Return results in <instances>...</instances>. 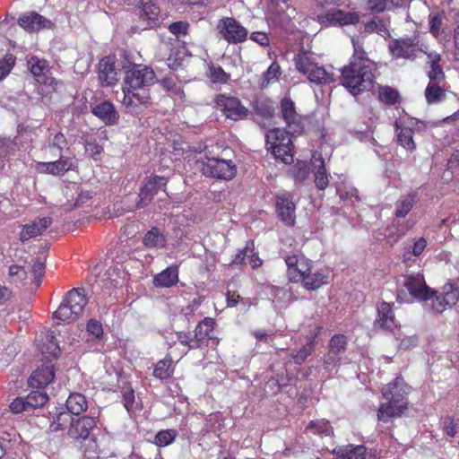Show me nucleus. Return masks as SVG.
I'll return each instance as SVG.
<instances>
[{"label":"nucleus","instance_id":"nucleus-37","mask_svg":"<svg viewBox=\"0 0 459 459\" xmlns=\"http://www.w3.org/2000/svg\"><path fill=\"white\" fill-rule=\"evenodd\" d=\"M403 0H368V9L377 13L403 6Z\"/></svg>","mask_w":459,"mask_h":459},{"label":"nucleus","instance_id":"nucleus-14","mask_svg":"<svg viewBox=\"0 0 459 459\" xmlns=\"http://www.w3.org/2000/svg\"><path fill=\"white\" fill-rule=\"evenodd\" d=\"M276 212L286 226H293L296 221V205L290 193H281L276 196Z\"/></svg>","mask_w":459,"mask_h":459},{"label":"nucleus","instance_id":"nucleus-52","mask_svg":"<svg viewBox=\"0 0 459 459\" xmlns=\"http://www.w3.org/2000/svg\"><path fill=\"white\" fill-rule=\"evenodd\" d=\"M209 78L212 82L225 83L230 79V75L219 65H211L209 67Z\"/></svg>","mask_w":459,"mask_h":459},{"label":"nucleus","instance_id":"nucleus-44","mask_svg":"<svg viewBox=\"0 0 459 459\" xmlns=\"http://www.w3.org/2000/svg\"><path fill=\"white\" fill-rule=\"evenodd\" d=\"M175 336L177 337V341L184 347L179 357H181L184 354H186L190 349L199 347L196 344L195 336L192 338L189 333L177 332L175 333Z\"/></svg>","mask_w":459,"mask_h":459},{"label":"nucleus","instance_id":"nucleus-27","mask_svg":"<svg viewBox=\"0 0 459 459\" xmlns=\"http://www.w3.org/2000/svg\"><path fill=\"white\" fill-rule=\"evenodd\" d=\"M178 281V270L177 266H169L153 278V284L158 288H170Z\"/></svg>","mask_w":459,"mask_h":459},{"label":"nucleus","instance_id":"nucleus-49","mask_svg":"<svg viewBox=\"0 0 459 459\" xmlns=\"http://www.w3.org/2000/svg\"><path fill=\"white\" fill-rule=\"evenodd\" d=\"M365 31L368 33L377 32L382 37L389 35L388 30L380 19H374L371 22L365 24Z\"/></svg>","mask_w":459,"mask_h":459},{"label":"nucleus","instance_id":"nucleus-40","mask_svg":"<svg viewBox=\"0 0 459 459\" xmlns=\"http://www.w3.org/2000/svg\"><path fill=\"white\" fill-rule=\"evenodd\" d=\"M427 247V239L423 237L415 238L411 241V245L408 247V253L403 255V261L408 263L411 261V255L420 256Z\"/></svg>","mask_w":459,"mask_h":459},{"label":"nucleus","instance_id":"nucleus-50","mask_svg":"<svg viewBox=\"0 0 459 459\" xmlns=\"http://www.w3.org/2000/svg\"><path fill=\"white\" fill-rule=\"evenodd\" d=\"M347 341L344 335L336 334L332 337L329 344V351L332 353H335L337 355H341L344 352L346 348Z\"/></svg>","mask_w":459,"mask_h":459},{"label":"nucleus","instance_id":"nucleus-12","mask_svg":"<svg viewBox=\"0 0 459 459\" xmlns=\"http://www.w3.org/2000/svg\"><path fill=\"white\" fill-rule=\"evenodd\" d=\"M403 286L410 295L418 300H430L435 294V291L427 286L420 273L404 276Z\"/></svg>","mask_w":459,"mask_h":459},{"label":"nucleus","instance_id":"nucleus-35","mask_svg":"<svg viewBox=\"0 0 459 459\" xmlns=\"http://www.w3.org/2000/svg\"><path fill=\"white\" fill-rule=\"evenodd\" d=\"M88 407L84 395L79 393L71 394L66 399V408L71 414L79 415Z\"/></svg>","mask_w":459,"mask_h":459},{"label":"nucleus","instance_id":"nucleus-46","mask_svg":"<svg viewBox=\"0 0 459 459\" xmlns=\"http://www.w3.org/2000/svg\"><path fill=\"white\" fill-rule=\"evenodd\" d=\"M315 183L319 190H325L329 183L328 174L322 159H320V164L317 166L316 171L315 172Z\"/></svg>","mask_w":459,"mask_h":459},{"label":"nucleus","instance_id":"nucleus-42","mask_svg":"<svg viewBox=\"0 0 459 459\" xmlns=\"http://www.w3.org/2000/svg\"><path fill=\"white\" fill-rule=\"evenodd\" d=\"M172 372V359L165 358L155 365L153 376L159 379H166L171 376Z\"/></svg>","mask_w":459,"mask_h":459},{"label":"nucleus","instance_id":"nucleus-1","mask_svg":"<svg viewBox=\"0 0 459 459\" xmlns=\"http://www.w3.org/2000/svg\"><path fill=\"white\" fill-rule=\"evenodd\" d=\"M120 66L126 74L121 102L133 112L148 101L150 96L147 87L154 82L155 75L150 67L133 64L126 54L122 56Z\"/></svg>","mask_w":459,"mask_h":459},{"label":"nucleus","instance_id":"nucleus-8","mask_svg":"<svg viewBox=\"0 0 459 459\" xmlns=\"http://www.w3.org/2000/svg\"><path fill=\"white\" fill-rule=\"evenodd\" d=\"M201 171L205 176L230 180L236 176L237 166L231 160L207 158L201 162Z\"/></svg>","mask_w":459,"mask_h":459},{"label":"nucleus","instance_id":"nucleus-61","mask_svg":"<svg viewBox=\"0 0 459 459\" xmlns=\"http://www.w3.org/2000/svg\"><path fill=\"white\" fill-rule=\"evenodd\" d=\"M85 152L97 160L100 159V156L103 152V148L96 143L87 142L85 144Z\"/></svg>","mask_w":459,"mask_h":459},{"label":"nucleus","instance_id":"nucleus-55","mask_svg":"<svg viewBox=\"0 0 459 459\" xmlns=\"http://www.w3.org/2000/svg\"><path fill=\"white\" fill-rule=\"evenodd\" d=\"M281 74V68L277 63H273L266 72L263 74V82L262 85L265 86L272 82H274L278 79Z\"/></svg>","mask_w":459,"mask_h":459},{"label":"nucleus","instance_id":"nucleus-60","mask_svg":"<svg viewBox=\"0 0 459 459\" xmlns=\"http://www.w3.org/2000/svg\"><path fill=\"white\" fill-rule=\"evenodd\" d=\"M341 357L332 351H328L327 354L324 359V367L326 370L330 371L333 369L339 363Z\"/></svg>","mask_w":459,"mask_h":459},{"label":"nucleus","instance_id":"nucleus-3","mask_svg":"<svg viewBox=\"0 0 459 459\" xmlns=\"http://www.w3.org/2000/svg\"><path fill=\"white\" fill-rule=\"evenodd\" d=\"M373 65L371 61L351 62L349 65L341 70L343 86L353 95L368 91L374 82Z\"/></svg>","mask_w":459,"mask_h":459},{"label":"nucleus","instance_id":"nucleus-7","mask_svg":"<svg viewBox=\"0 0 459 459\" xmlns=\"http://www.w3.org/2000/svg\"><path fill=\"white\" fill-rule=\"evenodd\" d=\"M389 50L394 58L414 60L422 52L427 51V45L422 42L419 35H413L393 40L389 44Z\"/></svg>","mask_w":459,"mask_h":459},{"label":"nucleus","instance_id":"nucleus-41","mask_svg":"<svg viewBox=\"0 0 459 459\" xmlns=\"http://www.w3.org/2000/svg\"><path fill=\"white\" fill-rule=\"evenodd\" d=\"M122 394L124 406L130 415L140 410L139 403L135 402L134 392L130 386L124 387Z\"/></svg>","mask_w":459,"mask_h":459},{"label":"nucleus","instance_id":"nucleus-18","mask_svg":"<svg viewBox=\"0 0 459 459\" xmlns=\"http://www.w3.org/2000/svg\"><path fill=\"white\" fill-rule=\"evenodd\" d=\"M140 19L145 27H154L160 22V10L154 0H139Z\"/></svg>","mask_w":459,"mask_h":459},{"label":"nucleus","instance_id":"nucleus-22","mask_svg":"<svg viewBox=\"0 0 459 459\" xmlns=\"http://www.w3.org/2000/svg\"><path fill=\"white\" fill-rule=\"evenodd\" d=\"M99 78L102 84L110 86L115 84L117 81V67L110 56L102 58L99 65Z\"/></svg>","mask_w":459,"mask_h":459},{"label":"nucleus","instance_id":"nucleus-30","mask_svg":"<svg viewBox=\"0 0 459 459\" xmlns=\"http://www.w3.org/2000/svg\"><path fill=\"white\" fill-rule=\"evenodd\" d=\"M425 99L428 104L433 105L446 100L445 83L429 82L425 89Z\"/></svg>","mask_w":459,"mask_h":459},{"label":"nucleus","instance_id":"nucleus-43","mask_svg":"<svg viewBox=\"0 0 459 459\" xmlns=\"http://www.w3.org/2000/svg\"><path fill=\"white\" fill-rule=\"evenodd\" d=\"M71 415L68 412L61 411L53 416L49 428L51 431L56 432L65 429L68 425H71Z\"/></svg>","mask_w":459,"mask_h":459},{"label":"nucleus","instance_id":"nucleus-32","mask_svg":"<svg viewBox=\"0 0 459 459\" xmlns=\"http://www.w3.org/2000/svg\"><path fill=\"white\" fill-rule=\"evenodd\" d=\"M294 65L299 73L307 75L310 72V69L312 70L317 63L316 62L313 53L300 51L294 58Z\"/></svg>","mask_w":459,"mask_h":459},{"label":"nucleus","instance_id":"nucleus-19","mask_svg":"<svg viewBox=\"0 0 459 459\" xmlns=\"http://www.w3.org/2000/svg\"><path fill=\"white\" fill-rule=\"evenodd\" d=\"M18 22L28 31H38L41 29L50 28L52 25L49 20L34 12L21 15Z\"/></svg>","mask_w":459,"mask_h":459},{"label":"nucleus","instance_id":"nucleus-47","mask_svg":"<svg viewBox=\"0 0 459 459\" xmlns=\"http://www.w3.org/2000/svg\"><path fill=\"white\" fill-rule=\"evenodd\" d=\"M441 293L444 295V304L449 307L455 305L459 299V291L452 284H446Z\"/></svg>","mask_w":459,"mask_h":459},{"label":"nucleus","instance_id":"nucleus-6","mask_svg":"<svg viewBox=\"0 0 459 459\" xmlns=\"http://www.w3.org/2000/svg\"><path fill=\"white\" fill-rule=\"evenodd\" d=\"M291 130L286 132L280 128L269 130L266 134V145L274 158L284 164L293 161Z\"/></svg>","mask_w":459,"mask_h":459},{"label":"nucleus","instance_id":"nucleus-2","mask_svg":"<svg viewBox=\"0 0 459 459\" xmlns=\"http://www.w3.org/2000/svg\"><path fill=\"white\" fill-rule=\"evenodd\" d=\"M408 386L403 378L397 377L393 383L388 384L382 390L383 398L385 400L379 406L377 418L387 422L392 418L400 416L406 409Z\"/></svg>","mask_w":459,"mask_h":459},{"label":"nucleus","instance_id":"nucleus-63","mask_svg":"<svg viewBox=\"0 0 459 459\" xmlns=\"http://www.w3.org/2000/svg\"><path fill=\"white\" fill-rule=\"evenodd\" d=\"M187 29L188 23L184 22H173L169 27V31L176 36L186 34Z\"/></svg>","mask_w":459,"mask_h":459},{"label":"nucleus","instance_id":"nucleus-58","mask_svg":"<svg viewBox=\"0 0 459 459\" xmlns=\"http://www.w3.org/2000/svg\"><path fill=\"white\" fill-rule=\"evenodd\" d=\"M427 74L429 82L445 83V74L440 65L430 66Z\"/></svg>","mask_w":459,"mask_h":459},{"label":"nucleus","instance_id":"nucleus-45","mask_svg":"<svg viewBox=\"0 0 459 459\" xmlns=\"http://www.w3.org/2000/svg\"><path fill=\"white\" fill-rule=\"evenodd\" d=\"M48 400L46 393L41 391H32L26 396V403L29 408H37L43 406Z\"/></svg>","mask_w":459,"mask_h":459},{"label":"nucleus","instance_id":"nucleus-38","mask_svg":"<svg viewBox=\"0 0 459 459\" xmlns=\"http://www.w3.org/2000/svg\"><path fill=\"white\" fill-rule=\"evenodd\" d=\"M307 433L317 434L321 437L331 436L333 434V428L328 421L325 420H311L306 428Z\"/></svg>","mask_w":459,"mask_h":459},{"label":"nucleus","instance_id":"nucleus-24","mask_svg":"<svg viewBox=\"0 0 459 459\" xmlns=\"http://www.w3.org/2000/svg\"><path fill=\"white\" fill-rule=\"evenodd\" d=\"M73 166L72 160L68 158H60L56 161L39 162L37 169L39 172L47 173L54 176L63 175Z\"/></svg>","mask_w":459,"mask_h":459},{"label":"nucleus","instance_id":"nucleus-59","mask_svg":"<svg viewBox=\"0 0 459 459\" xmlns=\"http://www.w3.org/2000/svg\"><path fill=\"white\" fill-rule=\"evenodd\" d=\"M9 275L13 279L14 281L23 283L27 279L26 270L20 265H11L9 268Z\"/></svg>","mask_w":459,"mask_h":459},{"label":"nucleus","instance_id":"nucleus-33","mask_svg":"<svg viewBox=\"0 0 459 459\" xmlns=\"http://www.w3.org/2000/svg\"><path fill=\"white\" fill-rule=\"evenodd\" d=\"M214 321L212 318H204L200 322L195 329V342L198 346L205 343L212 339V332L213 331Z\"/></svg>","mask_w":459,"mask_h":459},{"label":"nucleus","instance_id":"nucleus-39","mask_svg":"<svg viewBox=\"0 0 459 459\" xmlns=\"http://www.w3.org/2000/svg\"><path fill=\"white\" fill-rule=\"evenodd\" d=\"M415 195L413 194H409L403 197H402L399 201L396 203V208L394 214L398 218H403L405 217L409 212L412 209L413 205L415 204Z\"/></svg>","mask_w":459,"mask_h":459},{"label":"nucleus","instance_id":"nucleus-48","mask_svg":"<svg viewBox=\"0 0 459 459\" xmlns=\"http://www.w3.org/2000/svg\"><path fill=\"white\" fill-rule=\"evenodd\" d=\"M178 435L175 429H166L158 432L155 436V444L159 446H166L170 445Z\"/></svg>","mask_w":459,"mask_h":459},{"label":"nucleus","instance_id":"nucleus-9","mask_svg":"<svg viewBox=\"0 0 459 459\" xmlns=\"http://www.w3.org/2000/svg\"><path fill=\"white\" fill-rule=\"evenodd\" d=\"M359 15L355 12H345L331 8L317 14L316 21L325 27H342L354 25L359 22Z\"/></svg>","mask_w":459,"mask_h":459},{"label":"nucleus","instance_id":"nucleus-28","mask_svg":"<svg viewBox=\"0 0 459 459\" xmlns=\"http://www.w3.org/2000/svg\"><path fill=\"white\" fill-rule=\"evenodd\" d=\"M54 370L51 366H44L32 373L29 385L33 388H43L54 379Z\"/></svg>","mask_w":459,"mask_h":459},{"label":"nucleus","instance_id":"nucleus-62","mask_svg":"<svg viewBox=\"0 0 459 459\" xmlns=\"http://www.w3.org/2000/svg\"><path fill=\"white\" fill-rule=\"evenodd\" d=\"M87 331L96 338H100L103 334L102 325L97 320L91 319L87 324Z\"/></svg>","mask_w":459,"mask_h":459},{"label":"nucleus","instance_id":"nucleus-11","mask_svg":"<svg viewBox=\"0 0 459 459\" xmlns=\"http://www.w3.org/2000/svg\"><path fill=\"white\" fill-rule=\"evenodd\" d=\"M215 103L223 115L230 120H241L247 116V108L236 97L219 94L215 98Z\"/></svg>","mask_w":459,"mask_h":459},{"label":"nucleus","instance_id":"nucleus-53","mask_svg":"<svg viewBox=\"0 0 459 459\" xmlns=\"http://www.w3.org/2000/svg\"><path fill=\"white\" fill-rule=\"evenodd\" d=\"M314 350V340H309L303 347L293 355L296 364H302Z\"/></svg>","mask_w":459,"mask_h":459},{"label":"nucleus","instance_id":"nucleus-15","mask_svg":"<svg viewBox=\"0 0 459 459\" xmlns=\"http://www.w3.org/2000/svg\"><path fill=\"white\" fill-rule=\"evenodd\" d=\"M333 454L336 459H379L377 450H368L362 445H344L335 447Z\"/></svg>","mask_w":459,"mask_h":459},{"label":"nucleus","instance_id":"nucleus-54","mask_svg":"<svg viewBox=\"0 0 459 459\" xmlns=\"http://www.w3.org/2000/svg\"><path fill=\"white\" fill-rule=\"evenodd\" d=\"M66 138L65 137V135L61 133H58L54 136V138L48 144V149L50 152L56 151V152L54 153V156H58L60 155L62 150L66 146Z\"/></svg>","mask_w":459,"mask_h":459},{"label":"nucleus","instance_id":"nucleus-26","mask_svg":"<svg viewBox=\"0 0 459 459\" xmlns=\"http://www.w3.org/2000/svg\"><path fill=\"white\" fill-rule=\"evenodd\" d=\"M91 112L107 126L115 125L118 120L115 107L109 101H103L96 105Z\"/></svg>","mask_w":459,"mask_h":459},{"label":"nucleus","instance_id":"nucleus-36","mask_svg":"<svg viewBox=\"0 0 459 459\" xmlns=\"http://www.w3.org/2000/svg\"><path fill=\"white\" fill-rule=\"evenodd\" d=\"M311 262L303 256L297 264V266L292 271H290L289 277L294 282H302L305 276L311 271Z\"/></svg>","mask_w":459,"mask_h":459},{"label":"nucleus","instance_id":"nucleus-17","mask_svg":"<svg viewBox=\"0 0 459 459\" xmlns=\"http://www.w3.org/2000/svg\"><path fill=\"white\" fill-rule=\"evenodd\" d=\"M166 185L164 178L154 176L144 183L138 195L136 208H142L151 203L157 192Z\"/></svg>","mask_w":459,"mask_h":459},{"label":"nucleus","instance_id":"nucleus-29","mask_svg":"<svg viewBox=\"0 0 459 459\" xmlns=\"http://www.w3.org/2000/svg\"><path fill=\"white\" fill-rule=\"evenodd\" d=\"M307 79L310 82L315 84H328L336 81V74L333 72V68L327 70L324 66L316 65L310 72L307 74Z\"/></svg>","mask_w":459,"mask_h":459},{"label":"nucleus","instance_id":"nucleus-57","mask_svg":"<svg viewBox=\"0 0 459 459\" xmlns=\"http://www.w3.org/2000/svg\"><path fill=\"white\" fill-rule=\"evenodd\" d=\"M28 66L30 71L35 76L43 74L44 70L47 68L46 61L40 60L35 56H32L28 60Z\"/></svg>","mask_w":459,"mask_h":459},{"label":"nucleus","instance_id":"nucleus-25","mask_svg":"<svg viewBox=\"0 0 459 459\" xmlns=\"http://www.w3.org/2000/svg\"><path fill=\"white\" fill-rule=\"evenodd\" d=\"M329 276L330 271L327 268H311L301 283L307 290H316L328 282Z\"/></svg>","mask_w":459,"mask_h":459},{"label":"nucleus","instance_id":"nucleus-51","mask_svg":"<svg viewBox=\"0 0 459 459\" xmlns=\"http://www.w3.org/2000/svg\"><path fill=\"white\" fill-rule=\"evenodd\" d=\"M351 42L353 45V56L351 62L362 63L364 61H370L366 57V53L363 49V43L359 38H352Z\"/></svg>","mask_w":459,"mask_h":459},{"label":"nucleus","instance_id":"nucleus-10","mask_svg":"<svg viewBox=\"0 0 459 459\" xmlns=\"http://www.w3.org/2000/svg\"><path fill=\"white\" fill-rule=\"evenodd\" d=\"M395 127L399 144L408 152H413L417 148L413 139L414 130L424 129L425 124L414 117H410L406 122H396Z\"/></svg>","mask_w":459,"mask_h":459},{"label":"nucleus","instance_id":"nucleus-31","mask_svg":"<svg viewBox=\"0 0 459 459\" xmlns=\"http://www.w3.org/2000/svg\"><path fill=\"white\" fill-rule=\"evenodd\" d=\"M39 349L48 359H56L60 353L59 346L51 332L45 334V337L42 339V343L39 344Z\"/></svg>","mask_w":459,"mask_h":459},{"label":"nucleus","instance_id":"nucleus-23","mask_svg":"<svg viewBox=\"0 0 459 459\" xmlns=\"http://www.w3.org/2000/svg\"><path fill=\"white\" fill-rule=\"evenodd\" d=\"M96 425V419L92 417H82L71 423L68 434L73 438L87 439L91 430Z\"/></svg>","mask_w":459,"mask_h":459},{"label":"nucleus","instance_id":"nucleus-5","mask_svg":"<svg viewBox=\"0 0 459 459\" xmlns=\"http://www.w3.org/2000/svg\"><path fill=\"white\" fill-rule=\"evenodd\" d=\"M291 130L286 132L280 128L269 130L266 134V145L274 158L284 164L293 161Z\"/></svg>","mask_w":459,"mask_h":459},{"label":"nucleus","instance_id":"nucleus-16","mask_svg":"<svg viewBox=\"0 0 459 459\" xmlns=\"http://www.w3.org/2000/svg\"><path fill=\"white\" fill-rule=\"evenodd\" d=\"M374 326L389 332L394 331L397 327V322L390 303L382 301L377 304Z\"/></svg>","mask_w":459,"mask_h":459},{"label":"nucleus","instance_id":"nucleus-4","mask_svg":"<svg viewBox=\"0 0 459 459\" xmlns=\"http://www.w3.org/2000/svg\"><path fill=\"white\" fill-rule=\"evenodd\" d=\"M87 304L85 295L77 289L70 290L64 298L58 308L53 314L56 324L71 323L82 316Z\"/></svg>","mask_w":459,"mask_h":459},{"label":"nucleus","instance_id":"nucleus-56","mask_svg":"<svg viewBox=\"0 0 459 459\" xmlns=\"http://www.w3.org/2000/svg\"><path fill=\"white\" fill-rule=\"evenodd\" d=\"M398 92L390 87H382L379 90V99L382 102L394 104L398 100Z\"/></svg>","mask_w":459,"mask_h":459},{"label":"nucleus","instance_id":"nucleus-34","mask_svg":"<svg viewBox=\"0 0 459 459\" xmlns=\"http://www.w3.org/2000/svg\"><path fill=\"white\" fill-rule=\"evenodd\" d=\"M143 242L148 248H163L166 246L167 239L160 230L152 228L145 234Z\"/></svg>","mask_w":459,"mask_h":459},{"label":"nucleus","instance_id":"nucleus-64","mask_svg":"<svg viewBox=\"0 0 459 459\" xmlns=\"http://www.w3.org/2000/svg\"><path fill=\"white\" fill-rule=\"evenodd\" d=\"M29 409L30 408L26 403V398H17L14 401H13L10 404V410L13 413H21Z\"/></svg>","mask_w":459,"mask_h":459},{"label":"nucleus","instance_id":"nucleus-13","mask_svg":"<svg viewBox=\"0 0 459 459\" xmlns=\"http://www.w3.org/2000/svg\"><path fill=\"white\" fill-rule=\"evenodd\" d=\"M219 32L229 43L244 41L247 36V30L233 18H223L218 24Z\"/></svg>","mask_w":459,"mask_h":459},{"label":"nucleus","instance_id":"nucleus-21","mask_svg":"<svg viewBox=\"0 0 459 459\" xmlns=\"http://www.w3.org/2000/svg\"><path fill=\"white\" fill-rule=\"evenodd\" d=\"M51 223L52 220L50 217H43L24 225L20 233V239L22 241H26L41 235L51 225Z\"/></svg>","mask_w":459,"mask_h":459},{"label":"nucleus","instance_id":"nucleus-20","mask_svg":"<svg viewBox=\"0 0 459 459\" xmlns=\"http://www.w3.org/2000/svg\"><path fill=\"white\" fill-rule=\"evenodd\" d=\"M281 110L283 119L291 133H299L302 127L299 123V116L296 113L293 101L290 98H283L281 101Z\"/></svg>","mask_w":459,"mask_h":459}]
</instances>
